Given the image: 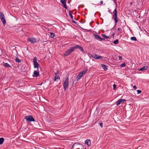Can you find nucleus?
Wrapping results in <instances>:
<instances>
[{
    "label": "nucleus",
    "instance_id": "1",
    "mask_svg": "<svg viewBox=\"0 0 149 149\" xmlns=\"http://www.w3.org/2000/svg\"><path fill=\"white\" fill-rule=\"evenodd\" d=\"M74 50V47H71L70 49H68L64 53L63 56H67L70 55L72 52H73Z\"/></svg>",
    "mask_w": 149,
    "mask_h": 149
},
{
    "label": "nucleus",
    "instance_id": "2",
    "mask_svg": "<svg viewBox=\"0 0 149 149\" xmlns=\"http://www.w3.org/2000/svg\"><path fill=\"white\" fill-rule=\"evenodd\" d=\"M24 118L26 119V122L28 123H29L31 122H34L35 120L33 118L31 115L27 116H26Z\"/></svg>",
    "mask_w": 149,
    "mask_h": 149
},
{
    "label": "nucleus",
    "instance_id": "3",
    "mask_svg": "<svg viewBox=\"0 0 149 149\" xmlns=\"http://www.w3.org/2000/svg\"><path fill=\"white\" fill-rule=\"evenodd\" d=\"M69 78L67 77L65 78V81L63 84V89L65 91H66L68 86Z\"/></svg>",
    "mask_w": 149,
    "mask_h": 149
},
{
    "label": "nucleus",
    "instance_id": "4",
    "mask_svg": "<svg viewBox=\"0 0 149 149\" xmlns=\"http://www.w3.org/2000/svg\"><path fill=\"white\" fill-rule=\"evenodd\" d=\"M0 18L4 26L6 23V21L4 15L1 12H0Z\"/></svg>",
    "mask_w": 149,
    "mask_h": 149
},
{
    "label": "nucleus",
    "instance_id": "5",
    "mask_svg": "<svg viewBox=\"0 0 149 149\" xmlns=\"http://www.w3.org/2000/svg\"><path fill=\"white\" fill-rule=\"evenodd\" d=\"M34 68H37V70L39 68V65L37 61V58L36 57H34L33 59Z\"/></svg>",
    "mask_w": 149,
    "mask_h": 149
},
{
    "label": "nucleus",
    "instance_id": "6",
    "mask_svg": "<svg viewBox=\"0 0 149 149\" xmlns=\"http://www.w3.org/2000/svg\"><path fill=\"white\" fill-rule=\"evenodd\" d=\"M86 71L82 70L81 72L79 73V74L77 76L76 78V79L77 81H78L82 77L83 75L86 73Z\"/></svg>",
    "mask_w": 149,
    "mask_h": 149
},
{
    "label": "nucleus",
    "instance_id": "7",
    "mask_svg": "<svg viewBox=\"0 0 149 149\" xmlns=\"http://www.w3.org/2000/svg\"><path fill=\"white\" fill-rule=\"evenodd\" d=\"M91 56L93 58H95V59H100L101 60H102L103 57L99 56L97 54H93L91 55Z\"/></svg>",
    "mask_w": 149,
    "mask_h": 149
},
{
    "label": "nucleus",
    "instance_id": "8",
    "mask_svg": "<svg viewBox=\"0 0 149 149\" xmlns=\"http://www.w3.org/2000/svg\"><path fill=\"white\" fill-rule=\"evenodd\" d=\"M27 40L32 44L36 43V40L33 38L28 39Z\"/></svg>",
    "mask_w": 149,
    "mask_h": 149
},
{
    "label": "nucleus",
    "instance_id": "9",
    "mask_svg": "<svg viewBox=\"0 0 149 149\" xmlns=\"http://www.w3.org/2000/svg\"><path fill=\"white\" fill-rule=\"evenodd\" d=\"M94 36L95 38L97 40H99L102 41V40H104L105 39L104 38H101V37L99 35L95 34L94 35Z\"/></svg>",
    "mask_w": 149,
    "mask_h": 149
},
{
    "label": "nucleus",
    "instance_id": "10",
    "mask_svg": "<svg viewBox=\"0 0 149 149\" xmlns=\"http://www.w3.org/2000/svg\"><path fill=\"white\" fill-rule=\"evenodd\" d=\"M55 76L54 77V81H58L60 79L59 77H58L59 73L58 72L55 73Z\"/></svg>",
    "mask_w": 149,
    "mask_h": 149
},
{
    "label": "nucleus",
    "instance_id": "11",
    "mask_svg": "<svg viewBox=\"0 0 149 149\" xmlns=\"http://www.w3.org/2000/svg\"><path fill=\"white\" fill-rule=\"evenodd\" d=\"M112 19L115 21V26L116 25L118 22V19L117 16H113Z\"/></svg>",
    "mask_w": 149,
    "mask_h": 149
},
{
    "label": "nucleus",
    "instance_id": "12",
    "mask_svg": "<svg viewBox=\"0 0 149 149\" xmlns=\"http://www.w3.org/2000/svg\"><path fill=\"white\" fill-rule=\"evenodd\" d=\"M39 73L38 70L37 71L35 70L33 73V76L34 77H37L39 76Z\"/></svg>",
    "mask_w": 149,
    "mask_h": 149
},
{
    "label": "nucleus",
    "instance_id": "13",
    "mask_svg": "<svg viewBox=\"0 0 149 149\" xmlns=\"http://www.w3.org/2000/svg\"><path fill=\"white\" fill-rule=\"evenodd\" d=\"M74 49H77V48H79V50L81 51L82 52H84V49H83V48H82V47H81V46H80L79 45H76L74 46Z\"/></svg>",
    "mask_w": 149,
    "mask_h": 149
},
{
    "label": "nucleus",
    "instance_id": "14",
    "mask_svg": "<svg viewBox=\"0 0 149 149\" xmlns=\"http://www.w3.org/2000/svg\"><path fill=\"white\" fill-rule=\"evenodd\" d=\"M61 2L63 4V7L65 8L66 9H67V8L66 4V2L65 0H61Z\"/></svg>",
    "mask_w": 149,
    "mask_h": 149
},
{
    "label": "nucleus",
    "instance_id": "15",
    "mask_svg": "<svg viewBox=\"0 0 149 149\" xmlns=\"http://www.w3.org/2000/svg\"><path fill=\"white\" fill-rule=\"evenodd\" d=\"M85 143L88 146H91V140L90 139H87L85 141Z\"/></svg>",
    "mask_w": 149,
    "mask_h": 149
},
{
    "label": "nucleus",
    "instance_id": "16",
    "mask_svg": "<svg viewBox=\"0 0 149 149\" xmlns=\"http://www.w3.org/2000/svg\"><path fill=\"white\" fill-rule=\"evenodd\" d=\"M148 68V66H144L139 70V71H144L147 70Z\"/></svg>",
    "mask_w": 149,
    "mask_h": 149
},
{
    "label": "nucleus",
    "instance_id": "17",
    "mask_svg": "<svg viewBox=\"0 0 149 149\" xmlns=\"http://www.w3.org/2000/svg\"><path fill=\"white\" fill-rule=\"evenodd\" d=\"M113 16H117V11L116 10V8L113 12Z\"/></svg>",
    "mask_w": 149,
    "mask_h": 149
},
{
    "label": "nucleus",
    "instance_id": "18",
    "mask_svg": "<svg viewBox=\"0 0 149 149\" xmlns=\"http://www.w3.org/2000/svg\"><path fill=\"white\" fill-rule=\"evenodd\" d=\"M4 66L7 68H11V66L8 63H4Z\"/></svg>",
    "mask_w": 149,
    "mask_h": 149
},
{
    "label": "nucleus",
    "instance_id": "19",
    "mask_svg": "<svg viewBox=\"0 0 149 149\" xmlns=\"http://www.w3.org/2000/svg\"><path fill=\"white\" fill-rule=\"evenodd\" d=\"M101 65L104 70H106L107 69V66L104 64H101Z\"/></svg>",
    "mask_w": 149,
    "mask_h": 149
},
{
    "label": "nucleus",
    "instance_id": "20",
    "mask_svg": "<svg viewBox=\"0 0 149 149\" xmlns=\"http://www.w3.org/2000/svg\"><path fill=\"white\" fill-rule=\"evenodd\" d=\"M4 141V139L3 138H0V145H1L3 144Z\"/></svg>",
    "mask_w": 149,
    "mask_h": 149
},
{
    "label": "nucleus",
    "instance_id": "21",
    "mask_svg": "<svg viewBox=\"0 0 149 149\" xmlns=\"http://www.w3.org/2000/svg\"><path fill=\"white\" fill-rule=\"evenodd\" d=\"M101 36H102L104 38H106L107 39L109 38V36H107L105 34H102L101 35Z\"/></svg>",
    "mask_w": 149,
    "mask_h": 149
},
{
    "label": "nucleus",
    "instance_id": "22",
    "mask_svg": "<svg viewBox=\"0 0 149 149\" xmlns=\"http://www.w3.org/2000/svg\"><path fill=\"white\" fill-rule=\"evenodd\" d=\"M121 103V101L120 99L116 102V104L117 105H118L120 104Z\"/></svg>",
    "mask_w": 149,
    "mask_h": 149
},
{
    "label": "nucleus",
    "instance_id": "23",
    "mask_svg": "<svg viewBox=\"0 0 149 149\" xmlns=\"http://www.w3.org/2000/svg\"><path fill=\"white\" fill-rule=\"evenodd\" d=\"M15 61L17 63H21V61L18 58V57H16V59H15Z\"/></svg>",
    "mask_w": 149,
    "mask_h": 149
},
{
    "label": "nucleus",
    "instance_id": "24",
    "mask_svg": "<svg viewBox=\"0 0 149 149\" xmlns=\"http://www.w3.org/2000/svg\"><path fill=\"white\" fill-rule=\"evenodd\" d=\"M130 39L131 40H134L135 41H136L137 40V39H136V37H131L130 38Z\"/></svg>",
    "mask_w": 149,
    "mask_h": 149
},
{
    "label": "nucleus",
    "instance_id": "25",
    "mask_svg": "<svg viewBox=\"0 0 149 149\" xmlns=\"http://www.w3.org/2000/svg\"><path fill=\"white\" fill-rule=\"evenodd\" d=\"M113 43L115 45L117 44L118 43V39L115 40L113 41Z\"/></svg>",
    "mask_w": 149,
    "mask_h": 149
},
{
    "label": "nucleus",
    "instance_id": "26",
    "mask_svg": "<svg viewBox=\"0 0 149 149\" xmlns=\"http://www.w3.org/2000/svg\"><path fill=\"white\" fill-rule=\"evenodd\" d=\"M55 36V35L54 33H50V36L51 38H53Z\"/></svg>",
    "mask_w": 149,
    "mask_h": 149
},
{
    "label": "nucleus",
    "instance_id": "27",
    "mask_svg": "<svg viewBox=\"0 0 149 149\" xmlns=\"http://www.w3.org/2000/svg\"><path fill=\"white\" fill-rule=\"evenodd\" d=\"M117 30L119 32V33H118V34L121 33L122 30L120 28H118L117 29Z\"/></svg>",
    "mask_w": 149,
    "mask_h": 149
},
{
    "label": "nucleus",
    "instance_id": "28",
    "mask_svg": "<svg viewBox=\"0 0 149 149\" xmlns=\"http://www.w3.org/2000/svg\"><path fill=\"white\" fill-rule=\"evenodd\" d=\"M69 15L70 16V17H71V19H73V16H72V15L71 14V11L70 10L69 11Z\"/></svg>",
    "mask_w": 149,
    "mask_h": 149
},
{
    "label": "nucleus",
    "instance_id": "29",
    "mask_svg": "<svg viewBox=\"0 0 149 149\" xmlns=\"http://www.w3.org/2000/svg\"><path fill=\"white\" fill-rule=\"evenodd\" d=\"M126 65V64L125 63H123L121 64L120 65V67H123L125 66Z\"/></svg>",
    "mask_w": 149,
    "mask_h": 149
},
{
    "label": "nucleus",
    "instance_id": "30",
    "mask_svg": "<svg viewBox=\"0 0 149 149\" xmlns=\"http://www.w3.org/2000/svg\"><path fill=\"white\" fill-rule=\"evenodd\" d=\"M113 90H116V84H114L113 85Z\"/></svg>",
    "mask_w": 149,
    "mask_h": 149
},
{
    "label": "nucleus",
    "instance_id": "31",
    "mask_svg": "<svg viewBox=\"0 0 149 149\" xmlns=\"http://www.w3.org/2000/svg\"><path fill=\"white\" fill-rule=\"evenodd\" d=\"M137 94H140L141 92V90H137Z\"/></svg>",
    "mask_w": 149,
    "mask_h": 149
},
{
    "label": "nucleus",
    "instance_id": "32",
    "mask_svg": "<svg viewBox=\"0 0 149 149\" xmlns=\"http://www.w3.org/2000/svg\"><path fill=\"white\" fill-rule=\"evenodd\" d=\"M121 101V102H124L125 101H126V100L124 99H120Z\"/></svg>",
    "mask_w": 149,
    "mask_h": 149
},
{
    "label": "nucleus",
    "instance_id": "33",
    "mask_svg": "<svg viewBox=\"0 0 149 149\" xmlns=\"http://www.w3.org/2000/svg\"><path fill=\"white\" fill-rule=\"evenodd\" d=\"M118 58H119V59L120 60H121L122 59V56H119Z\"/></svg>",
    "mask_w": 149,
    "mask_h": 149
},
{
    "label": "nucleus",
    "instance_id": "34",
    "mask_svg": "<svg viewBox=\"0 0 149 149\" xmlns=\"http://www.w3.org/2000/svg\"><path fill=\"white\" fill-rule=\"evenodd\" d=\"M100 126L102 128L103 127V123H100Z\"/></svg>",
    "mask_w": 149,
    "mask_h": 149
},
{
    "label": "nucleus",
    "instance_id": "35",
    "mask_svg": "<svg viewBox=\"0 0 149 149\" xmlns=\"http://www.w3.org/2000/svg\"><path fill=\"white\" fill-rule=\"evenodd\" d=\"M133 88L135 89H136L137 88V87H136V86L135 85H134V86H133Z\"/></svg>",
    "mask_w": 149,
    "mask_h": 149
},
{
    "label": "nucleus",
    "instance_id": "36",
    "mask_svg": "<svg viewBox=\"0 0 149 149\" xmlns=\"http://www.w3.org/2000/svg\"><path fill=\"white\" fill-rule=\"evenodd\" d=\"M72 22L73 23H76L75 22L73 19L72 20Z\"/></svg>",
    "mask_w": 149,
    "mask_h": 149
},
{
    "label": "nucleus",
    "instance_id": "37",
    "mask_svg": "<svg viewBox=\"0 0 149 149\" xmlns=\"http://www.w3.org/2000/svg\"><path fill=\"white\" fill-rule=\"evenodd\" d=\"M100 3L102 4L103 3V1H100Z\"/></svg>",
    "mask_w": 149,
    "mask_h": 149
},
{
    "label": "nucleus",
    "instance_id": "38",
    "mask_svg": "<svg viewBox=\"0 0 149 149\" xmlns=\"http://www.w3.org/2000/svg\"><path fill=\"white\" fill-rule=\"evenodd\" d=\"M114 33H113L112 34V36H113L114 35Z\"/></svg>",
    "mask_w": 149,
    "mask_h": 149
},
{
    "label": "nucleus",
    "instance_id": "39",
    "mask_svg": "<svg viewBox=\"0 0 149 149\" xmlns=\"http://www.w3.org/2000/svg\"><path fill=\"white\" fill-rule=\"evenodd\" d=\"M132 4V2H131L130 3V4Z\"/></svg>",
    "mask_w": 149,
    "mask_h": 149
},
{
    "label": "nucleus",
    "instance_id": "40",
    "mask_svg": "<svg viewBox=\"0 0 149 149\" xmlns=\"http://www.w3.org/2000/svg\"><path fill=\"white\" fill-rule=\"evenodd\" d=\"M145 31L146 33H147V31H146L145 30Z\"/></svg>",
    "mask_w": 149,
    "mask_h": 149
},
{
    "label": "nucleus",
    "instance_id": "41",
    "mask_svg": "<svg viewBox=\"0 0 149 149\" xmlns=\"http://www.w3.org/2000/svg\"><path fill=\"white\" fill-rule=\"evenodd\" d=\"M81 149H83V148H81ZM84 149H86V148H84Z\"/></svg>",
    "mask_w": 149,
    "mask_h": 149
},
{
    "label": "nucleus",
    "instance_id": "42",
    "mask_svg": "<svg viewBox=\"0 0 149 149\" xmlns=\"http://www.w3.org/2000/svg\"><path fill=\"white\" fill-rule=\"evenodd\" d=\"M114 2H115V3H116V2L115 1H114Z\"/></svg>",
    "mask_w": 149,
    "mask_h": 149
}]
</instances>
